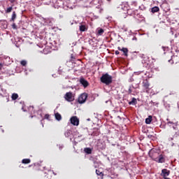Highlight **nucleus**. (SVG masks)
<instances>
[{
    "label": "nucleus",
    "instance_id": "1",
    "mask_svg": "<svg viewBox=\"0 0 179 179\" xmlns=\"http://www.w3.org/2000/svg\"><path fill=\"white\" fill-rule=\"evenodd\" d=\"M101 82L105 83V85H110L113 82V77L108 75V73L103 74L101 77Z\"/></svg>",
    "mask_w": 179,
    "mask_h": 179
},
{
    "label": "nucleus",
    "instance_id": "2",
    "mask_svg": "<svg viewBox=\"0 0 179 179\" xmlns=\"http://www.w3.org/2000/svg\"><path fill=\"white\" fill-rule=\"evenodd\" d=\"M64 99L66 101H73L75 100V96H73V94L72 92H66L64 95Z\"/></svg>",
    "mask_w": 179,
    "mask_h": 179
},
{
    "label": "nucleus",
    "instance_id": "3",
    "mask_svg": "<svg viewBox=\"0 0 179 179\" xmlns=\"http://www.w3.org/2000/svg\"><path fill=\"white\" fill-rule=\"evenodd\" d=\"M87 99V94L84 93L82 94L79 97H78V103L80 104H83L86 101Z\"/></svg>",
    "mask_w": 179,
    "mask_h": 179
},
{
    "label": "nucleus",
    "instance_id": "4",
    "mask_svg": "<svg viewBox=\"0 0 179 179\" xmlns=\"http://www.w3.org/2000/svg\"><path fill=\"white\" fill-rule=\"evenodd\" d=\"M64 136H66V138H69L71 141H72V138L76 139V135L74 136L71 130L66 131L64 132Z\"/></svg>",
    "mask_w": 179,
    "mask_h": 179
},
{
    "label": "nucleus",
    "instance_id": "5",
    "mask_svg": "<svg viewBox=\"0 0 179 179\" xmlns=\"http://www.w3.org/2000/svg\"><path fill=\"white\" fill-rule=\"evenodd\" d=\"M70 122L73 125H75L76 127H78V125H79V119L76 116H73L70 119Z\"/></svg>",
    "mask_w": 179,
    "mask_h": 179
},
{
    "label": "nucleus",
    "instance_id": "6",
    "mask_svg": "<svg viewBox=\"0 0 179 179\" xmlns=\"http://www.w3.org/2000/svg\"><path fill=\"white\" fill-rule=\"evenodd\" d=\"M161 176L164 177V179L167 178L166 177H169V176H170V171L167 169H162Z\"/></svg>",
    "mask_w": 179,
    "mask_h": 179
},
{
    "label": "nucleus",
    "instance_id": "7",
    "mask_svg": "<svg viewBox=\"0 0 179 179\" xmlns=\"http://www.w3.org/2000/svg\"><path fill=\"white\" fill-rule=\"evenodd\" d=\"M168 125L169 127H172L173 129H177V127L178 126V122H168Z\"/></svg>",
    "mask_w": 179,
    "mask_h": 179
},
{
    "label": "nucleus",
    "instance_id": "8",
    "mask_svg": "<svg viewBox=\"0 0 179 179\" xmlns=\"http://www.w3.org/2000/svg\"><path fill=\"white\" fill-rule=\"evenodd\" d=\"M80 82L81 85L84 86V87H87V86H89V83H87V81L85 80V78H80Z\"/></svg>",
    "mask_w": 179,
    "mask_h": 179
},
{
    "label": "nucleus",
    "instance_id": "9",
    "mask_svg": "<svg viewBox=\"0 0 179 179\" xmlns=\"http://www.w3.org/2000/svg\"><path fill=\"white\" fill-rule=\"evenodd\" d=\"M55 117L57 121H61V120H62V117L59 113H55Z\"/></svg>",
    "mask_w": 179,
    "mask_h": 179
},
{
    "label": "nucleus",
    "instance_id": "10",
    "mask_svg": "<svg viewBox=\"0 0 179 179\" xmlns=\"http://www.w3.org/2000/svg\"><path fill=\"white\" fill-rule=\"evenodd\" d=\"M158 163H164V157L163 155H159L158 157Z\"/></svg>",
    "mask_w": 179,
    "mask_h": 179
},
{
    "label": "nucleus",
    "instance_id": "11",
    "mask_svg": "<svg viewBox=\"0 0 179 179\" xmlns=\"http://www.w3.org/2000/svg\"><path fill=\"white\" fill-rule=\"evenodd\" d=\"M152 122V115L148 116V118L145 119L146 124H150Z\"/></svg>",
    "mask_w": 179,
    "mask_h": 179
},
{
    "label": "nucleus",
    "instance_id": "12",
    "mask_svg": "<svg viewBox=\"0 0 179 179\" xmlns=\"http://www.w3.org/2000/svg\"><path fill=\"white\" fill-rule=\"evenodd\" d=\"M104 34V29L99 28L98 29V35L99 36H103V34Z\"/></svg>",
    "mask_w": 179,
    "mask_h": 179
},
{
    "label": "nucleus",
    "instance_id": "13",
    "mask_svg": "<svg viewBox=\"0 0 179 179\" xmlns=\"http://www.w3.org/2000/svg\"><path fill=\"white\" fill-rule=\"evenodd\" d=\"M122 52H124L125 57H128V49L125 48H122Z\"/></svg>",
    "mask_w": 179,
    "mask_h": 179
},
{
    "label": "nucleus",
    "instance_id": "14",
    "mask_svg": "<svg viewBox=\"0 0 179 179\" xmlns=\"http://www.w3.org/2000/svg\"><path fill=\"white\" fill-rule=\"evenodd\" d=\"M143 87H145V89H149V86H150L149 83L148 81L143 82Z\"/></svg>",
    "mask_w": 179,
    "mask_h": 179
},
{
    "label": "nucleus",
    "instance_id": "15",
    "mask_svg": "<svg viewBox=\"0 0 179 179\" xmlns=\"http://www.w3.org/2000/svg\"><path fill=\"white\" fill-rule=\"evenodd\" d=\"M159 8L157 6L153 7L152 8V13H156V12H159Z\"/></svg>",
    "mask_w": 179,
    "mask_h": 179
},
{
    "label": "nucleus",
    "instance_id": "16",
    "mask_svg": "<svg viewBox=\"0 0 179 179\" xmlns=\"http://www.w3.org/2000/svg\"><path fill=\"white\" fill-rule=\"evenodd\" d=\"M22 163H23V164H29V163H30V159H24Z\"/></svg>",
    "mask_w": 179,
    "mask_h": 179
},
{
    "label": "nucleus",
    "instance_id": "17",
    "mask_svg": "<svg viewBox=\"0 0 179 179\" xmlns=\"http://www.w3.org/2000/svg\"><path fill=\"white\" fill-rule=\"evenodd\" d=\"M85 152L87 155H91L92 154V149H90L89 148H85Z\"/></svg>",
    "mask_w": 179,
    "mask_h": 179
},
{
    "label": "nucleus",
    "instance_id": "18",
    "mask_svg": "<svg viewBox=\"0 0 179 179\" xmlns=\"http://www.w3.org/2000/svg\"><path fill=\"white\" fill-rule=\"evenodd\" d=\"M80 31H86V26L81 24L80 25Z\"/></svg>",
    "mask_w": 179,
    "mask_h": 179
},
{
    "label": "nucleus",
    "instance_id": "19",
    "mask_svg": "<svg viewBox=\"0 0 179 179\" xmlns=\"http://www.w3.org/2000/svg\"><path fill=\"white\" fill-rule=\"evenodd\" d=\"M17 97H19V95H17V94H16V93L13 94L11 96L12 100H16V99H17Z\"/></svg>",
    "mask_w": 179,
    "mask_h": 179
},
{
    "label": "nucleus",
    "instance_id": "20",
    "mask_svg": "<svg viewBox=\"0 0 179 179\" xmlns=\"http://www.w3.org/2000/svg\"><path fill=\"white\" fill-rule=\"evenodd\" d=\"M15 19H16V13L13 12L11 17L12 22H15Z\"/></svg>",
    "mask_w": 179,
    "mask_h": 179
},
{
    "label": "nucleus",
    "instance_id": "21",
    "mask_svg": "<svg viewBox=\"0 0 179 179\" xmlns=\"http://www.w3.org/2000/svg\"><path fill=\"white\" fill-rule=\"evenodd\" d=\"M21 65H22V66H26V65H27V62L26 60H22L20 62Z\"/></svg>",
    "mask_w": 179,
    "mask_h": 179
},
{
    "label": "nucleus",
    "instance_id": "22",
    "mask_svg": "<svg viewBox=\"0 0 179 179\" xmlns=\"http://www.w3.org/2000/svg\"><path fill=\"white\" fill-rule=\"evenodd\" d=\"M13 8L12 7H9L7 8V10H6V13H10V12H12V10Z\"/></svg>",
    "mask_w": 179,
    "mask_h": 179
},
{
    "label": "nucleus",
    "instance_id": "23",
    "mask_svg": "<svg viewBox=\"0 0 179 179\" xmlns=\"http://www.w3.org/2000/svg\"><path fill=\"white\" fill-rule=\"evenodd\" d=\"M135 101H136V99L133 98L132 100H131V101H130V102L129 103V104H134V103H135Z\"/></svg>",
    "mask_w": 179,
    "mask_h": 179
},
{
    "label": "nucleus",
    "instance_id": "24",
    "mask_svg": "<svg viewBox=\"0 0 179 179\" xmlns=\"http://www.w3.org/2000/svg\"><path fill=\"white\" fill-rule=\"evenodd\" d=\"M96 173L97 176H103V173L100 172L99 170H96Z\"/></svg>",
    "mask_w": 179,
    "mask_h": 179
},
{
    "label": "nucleus",
    "instance_id": "25",
    "mask_svg": "<svg viewBox=\"0 0 179 179\" xmlns=\"http://www.w3.org/2000/svg\"><path fill=\"white\" fill-rule=\"evenodd\" d=\"M45 120H50V115L46 114V115H45Z\"/></svg>",
    "mask_w": 179,
    "mask_h": 179
},
{
    "label": "nucleus",
    "instance_id": "26",
    "mask_svg": "<svg viewBox=\"0 0 179 179\" xmlns=\"http://www.w3.org/2000/svg\"><path fill=\"white\" fill-rule=\"evenodd\" d=\"M12 27H13V29H16V24H13Z\"/></svg>",
    "mask_w": 179,
    "mask_h": 179
},
{
    "label": "nucleus",
    "instance_id": "27",
    "mask_svg": "<svg viewBox=\"0 0 179 179\" xmlns=\"http://www.w3.org/2000/svg\"><path fill=\"white\" fill-rule=\"evenodd\" d=\"M115 54L116 55H118V54H120V52H119L118 50H116V51L115 52Z\"/></svg>",
    "mask_w": 179,
    "mask_h": 179
},
{
    "label": "nucleus",
    "instance_id": "28",
    "mask_svg": "<svg viewBox=\"0 0 179 179\" xmlns=\"http://www.w3.org/2000/svg\"><path fill=\"white\" fill-rule=\"evenodd\" d=\"M166 49H167V48H166V47H164V46H162V50H163L164 51H166Z\"/></svg>",
    "mask_w": 179,
    "mask_h": 179
},
{
    "label": "nucleus",
    "instance_id": "29",
    "mask_svg": "<svg viewBox=\"0 0 179 179\" xmlns=\"http://www.w3.org/2000/svg\"><path fill=\"white\" fill-rule=\"evenodd\" d=\"M173 139H174V137H169V141H173Z\"/></svg>",
    "mask_w": 179,
    "mask_h": 179
},
{
    "label": "nucleus",
    "instance_id": "30",
    "mask_svg": "<svg viewBox=\"0 0 179 179\" xmlns=\"http://www.w3.org/2000/svg\"><path fill=\"white\" fill-rule=\"evenodd\" d=\"M11 3H13L15 2V0H9Z\"/></svg>",
    "mask_w": 179,
    "mask_h": 179
},
{
    "label": "nucleus",
    "instance_id": "31",
    "mask_svg": "<svg viewBox=\"0 0 179 179\" xmlns=\"http://www.w3.org/2000/svg\"><path fill=\"white\" fill-rule=\"evenodd\" d=\"M117 48H118L119 51H122V48H121L120 47H118Z\"/></svg>",
    "mask_w": 179,
    "mask_h": 179
},
{
    "label": "nucleus",
    "instance_id": "32",
    "mask_svg": "<svg viewBox=\"0 0 179 179\" xmlns=\"http://www.w3.org/2000/svg\"><path fill=\"white\" fill-rule=\"evenodd\" d=\"M50 171V173H52V174H55V173H54V171Z\"/></svg>",
    "mask_w": 179,
    "mask_h": 179
},
{
    "label": "nucleus",
    "instance_id": "33",
    "mask_svg": "<svg viewBox=\"0 0 179 179\" xmlns=\"http://www.w3.org/2000/svg\"><path fill=\"white\" fill-rule=\"evenodd\" d=\"M129 92L132 93V91L131 90V89L129 90Z\"/></svg>",
    "mask_w": 179,
    "mask_h": 179
},
{
    "label": "nucleus",
    "instance_id": "34",
    "mask_svg": "<svg viewBox=\"0 0 179 179\" xmlns=\"http://www.w3.org/2000/svg\"><path fill=\"white\" fill-rule=\"evenodd\" d=\"M29 109H30V110H33V106H30V107H29Z\"/></svg>",
    "mask_w": 179,
    "mask_h": 179
},
{
    "label": "nucleus",
    "instance_id": "35",
    "mask_svg": "<svg viewBox=\"0 0 179 179\" xmlns=\"http://www.w3.org/2000/svg\"><path fill=\"white\" fill-rule=\"evenodd\" d=\"M80 136H82V135H78V138H80Z\"/></svg>",
    "mask_w": 179,
    "mask_h": 179
},
{
    "label": "nucleus",
    "instance_id": "36",
    "mask_svg": "<svg viewBox=\"0 0 179 179\" xmlns=\"http://www.w3.org/2000/svg\"><path fill=\"white\" fill-rule=\"evenodd\" d=\"M150 152H155V150L152 149V150H150Z\"/></svg>",
    "mask_w": 179,
    "mask_h": 179
},
{
    "label": "nucleus",
    "instance_id": "37",
    "mask_svg": "<svg viewBox=\"0 0 179 179\" xmlns=\"http://www.w3.org/2000/svg\"><path fill=\"white\" fill-rule=\"evenodd\" d=\"M22 110H23V111H26L24 109V108L22 107Z\"/></svg>",
    "mask_w": 179,
    "mask_h": 179
},
{
    "label": "nucleus",
    "instance_id": "38",
    "mask_svg": "<svg viewBox=\"0 0 179 179\" xmlns=\"http://www.w3.org/2000/svg\"><path fill=\"white\" fill-rule=\"evenodd\" d=\"M133 40H136V38H133Z\"/></svg>",
    "mask_w": 179,
    "mask_h": 179
},
{
    "label": "nucleus",
    "instance_id": "39",
    "mask_svg": "<svg viewBox=\"0 0 179 179\" xmlns=\"http://www.w3.org/2000/svg\"><path fill=\"white\" fill-rule=\"evenodd\" d=\"M59 149H62V147H59Z\"/></svg>",
    "mask_w": 179,
    "mask_h": 179
},
{
    "label": "nucleus",
    "instance_id": "40",
    "mask_svg": "<svg viewBox=\"0 0 179 179\" xmlns=\"http://www.w3.org/2000/svg\"><path fill=\"white\" fill-rule=\"evenodd\" d=\"M25 75H27V73H26V71H25Z\"/></svg>",
    "mask_w": 179,
    "mask_h": 179
},
{
    "label": "nucleus",
    "instance_id": "41",
    "mask_svg": "<svg viewBox=\"0 0 179 179\" xmlns=\"http://www.w3.org/2000/svg\"><path fill=\"white\" fill-rule=\"evenodd\" d=\"M178 135H179V130H178Z\"/></svg>",
    "mask_w": 179,
    "mask_h": 179
},
{
    "label": "nucleus",
    "instance_id": "42",
    "mask_svg": "<svg viewBox=\"0 0 179 179\" xmlns=\"http://www.w3.org/2000/svg\"><path fill=\"white\" fill-rule=\"evenodd\" d=\"M31 118H33V116H31Z\"/></svg>",
    "mask_w": 179,
    "mask_h": 179
},
{
    "label": "nucleus",
    "instance_id": "43",
    "mask_svg": "<svg viewBox=\"0 0 179 179\" xmlns=\"http://www.w3.org/2000/svg\"><path fill=\"white\" fill-rule=\"evenodd\" d=\"M107 1H111V0H107Z\"/></svg>",
    "mask_w": 179,
    "mask_h": 179
},
{
    "label": "nucleus",
    "instance_id": "44",
    "mask_svg": "<svg viewBox=\"0 0 179 179\" xmlns=\"http://www.w3.org/2000/svg\"><path fill=\"white\" fill-rule=\"evenodd\" d=\"M2 132H3V130H2Z\"/></svg>",
    "mask_w": 179,
    "mask_h": 179
}]
</instances>
